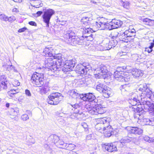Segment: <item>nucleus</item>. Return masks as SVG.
Wrapping results in <instances>:
<instances>
[{
  "label": "nucleus",
  "mask_w": 154,
  "mask_h": 154,
  "mask_svg": "<svg viewBox=\"0 0 154 154\" xmlns=\"http://www.w3.org/2000/svg\"><path fill=\"white\" fill-rule=\"evenodd\" d=\"M25 93L26 94L28 97H30L31 95L30 91L28 89H26L25 90Z\"/></svg>",
  "instance_id": "56"
},
{
  "label": "nucleus",
  "mask_w": 154,
  "mask_h": 154,
  "mask_svg": "<svg viewBox=\"0 0 154 154\" xmlns=\"http://www.w3.org/2000/svg\"><path fill=\"white\" fill-rule=\"evenodd\" d=\"M31 82L34 86L41 87L44 84L45 81L43 74H41L36 72L33 73L32 75Z\"/></svg>",
  "instance_id": "5"
},
{
  "label": "nucleus",
  "mask_w": 154,
  "mask_h": 154,
  "mask_svg": "<svg viewBox=\"0 0 154 154\" xmlns=\"http://www.w3.org/2000/svg\"><path fill=\"white\" fill-rule=\"evenodd\" d=\"M65 42L67 44L72 46H76L77 45H82L83 43L82 39L75 36V33L70 30L64 35Z\"/></svg>",
  "instance_id": "3"
},
{
  "label": "nucleus",
  "mask_w": 154,
  "mask_h": 154,
  "mask_svg": "<svg viewBox=\"0 0 154 154\" xmlns=\"http://www.w3.org/2000/svg\"><path fill=\"white\" fill-rule=\"evenodd\" d=\"M66 65L64 64V65L62 69V70L63 72H66L68 71H70V70H72V69L67 66V65Z\"/></svg>",
  "instance_id": "42"
},
{
  "label": "nucleus",
  "mask_w": 154,
  "mask_h": 154,
  "mask_svg": "<svg viewBox=\"0 0 154 154\" xmlns=\"http://www.w3.org/2000/svg\"><path fill=\"white\" fill-rule=\"evenodd\" d=\"M83 29L84 30L85 33L87 34L86 35H90L91 33H92L94 31L92 29L88 27H85Z\"/></svg>",
  "instance_id": "36"
},
{
  "label": "nucleus",
  "mask_w": 154,
  "mask_h": 154,
  "mask_svg": "<svg viewBox=\"0 0 154 154\" xmlns=\"http://www.w3.org/2000/svg\"><path fill=\"white\" fill-rule=\"evenodd\" d=\"M127 35L125 34V31L122 34H120L118 36V39L120 41H122L125 42H129Z\"/></svg>",
  "instance_id": "26"
},
{
  "label": "nucleus",
  "mask_w": 154,
  "mask_h": 154,
  "mask_svg": "<svg viewBox=\"0 0 154 154\" xmlns=\"http://www.w3.org/2000/svg\"><path fill=\"white\" fill-rule=\"evenodd\" d=\"M143 21L144 22L148 23V25H151L152 24H154V23H152V22L154 21V20H152L148 18H146L143 19Z\"/></svg>",
  "instance_id": "44"
},
{
  "label": "nucleus",
  "mask_w": 154,
  "mask_h": 154,
  "mask_svg": "<svg viewBox=\"0 0 154 154\" xmlns=\"http://www.w3.org/2000/svg\"><path fill=\"white\" fill-rule=\"evenodd\" d=\"M52 58L54 60L55 63L57 67L64 64V61L62 59V55L61 54H55L54 53Z\"/></svg>",
  "instance_id": "15"
},
{
  "label": "nucleus",
  "mask_w": 154,
  "mask_h": 154,
  "mask_svg": "<svg viewBox=\"0 0 154 154\" xmlns=\"http://www.w3.org/2000/svg\"><path fill=\"white\" fill-rule=\"evenodd\" d=\"M99 123L96 125L97 130L101 133H104L107 126L109 125V121L108 118L106 117L99 119Z\"/></svg>",
  "instance_id": "6"
},
{
  "label": "nucleus",
  "mask_w": 154,
  "mask_h": 154,
  "mask_svg": "<svg viewBox=\"0 0 154 154\" xmlns=\"http://www.w3.org/2000/svg\"><path fill=\"white\" fill-rule=\"evenodd\" d=\"M129 135L130 134H128V136L124 137L120 140V143H128L134 139V137H129Z\"/></svg>",
  "instance_id": "25"
},
{
  "label": "nucleus",
  "mask_w": 154,
  "mask_h": 154,
  "mask_svg": "<svg viewBox=\"0 0 154 154\" xmlns=\"http://www.w3.org/2000/svg\"><path fill=\"white\" fill-rule=\"evenodd\" d=\"M102 147L108 152H112L116 151L117 148L115 145H113L112 143H105L102 144Z\"/></svg>",
  "instance_id": "14"
},
{
  "label": "nucleus",
  "mask_w": 154,
  "mask_h": 154,
  "mask_svg": "<svg viewBox=\"0 0 154 154\" xmlns=\"http://www.w3.org/2000/svg\"><path fill=\"white\" fill-rule=\"evenodd\" d=\"M5 76L4 75H2L0 76V91H2V89H6L7 88V81H5Z\"/></svg>",
  "instance_id": "19"
},
{
  "label": "nucleus",
  "mask_w": 154,
  "mask_h": 154,
  "mask_svg": "<svg viewBox=\"0 0 154 154\" xmlns=\"http://www.w3.org/2000/svg\"><path fill=\"white\" fill-rule=\"evenodd\" d=\"M111 21L112 24V26L114 28V29L120 27L122 24V21L116 20L115 19H112Z\"/></svg>",
  "instance_id": "22"
},
{
  "label": "nucleus",
  "mask_w": 154,
  "mask_h": 154,
  "mask_svg": "<svg viewBox=\"0 0 154 154\" xmlns=\"http://www.w3.org/2000/svg\"><path fill=\"white\" fill-rule=\"evenodd\" d=\"M63 96L61 94L55 92L50 94L47 101L48 104L51 105H57L63 99Z\"/></svg>",
  "instance_id": "4"
},
{
  "label": "nucleus",
  "mask_w": 154,
  "mask_h": 154,
  "mask_svg": "<svg viewBox=\"0 0 154 154\" xmlns=\"http://www.w3.org/2000/svg\"><path fill=\"white\" fill-rule=\"evenodd\" d=\"M118 41L116 39H112L110 40L108 38H105L102 42L103 47V50H109L115 47Z\"/></svg>",
  "instance_id": "9"
},
{
  "label": "nucleus",
  "mask_w": 154,
  "mask_h": 154,
  "mask_svg": "<svg viewBox=\"0 0 154 154\" xmlns=\"http://www.w3.org/2000/svg\"><path fill=\"white\" fill-rule=\"evenodd\" d=\"M128 85L125 84L121 85L120 87V89L122 91H123L124 90L126 91V89H127V88H128Z\"/></svg>",
  "instance_id": "49"
},
{
  "label": "nucleus",
  "mask_w": 154,
  "mask_h": 154,
  "mask_svg": "<svg viewBox=\"0 0 154 154\" xmlns=\"http://www.w3.org/2000/svg\"><path fill=\"white\" fill-rule=\"evenodd\" d=\"M112 130V126L109 125L104 131L107 137H109L111 136L113 134Z\"/></svg>",
  "instance_id": "29"
},
{
  "label": "nucleus",
  "mask_w": 154,
  "mask_h": 154,
  "mask_svg": "<svg viewBox=\"0 0 154 154\" xmlns=\"http://www.w3.org/2000/svg\"><path fill=\"white\" fill-rule=\"evenodd\" d=\"M3 66L5 69H6L7 70H8L9 71H13L15 72H17V70L15 69V67L14 66L12 65H8V64H5L3 65Z\"/></svg>",
  "instance_id": "34"
},
{
  "label": "nucleus",
  "mask_w": 154,
  "mask_h": 154,
  "mask_svg": "<svg viewBox=\"0 0 154 154\" xmlns=\"http://www.w3.org/2000/svg\"><path fill=\"white\" fill-rule=\"evenodd\" d=\"M91 66L89 63H85L82 64H78L76 66L75 70L79 74L85 75L88 71L91 69Z\"/></svg>",
  "instance_id": "7"
},
{
  "label": "nucleus",
  "mask_w": 154,
  "mask_h": 154,
  "mask_svg": "<svg viewBox=\"0 0 154 154\" xmlns=\"http://www.w3.org/2000/svg\"><path fill=\"white\" fill-rule=\"evenodd\" d=\"M8 96L11 97H14V95L11 93V91H8Z\"/></svg>",
  "instance_id": "63"
},
{
  "label": "nucleus",
  "mask_w": 154,
  "mask_h": 154,
  "mask_svg": "<svg viewBox=\"0 0 154 154\" xmlns=\"http://www.w3.org/2000/svg\"><path fill=\"white\" fill-rule=\"evenodd\" d=\"M29 24L31 26H37V24L36 23H35V22L34 21H30L29 22Z\"/></svg>",
  "instance_id": "64"
},
{
  "label": "nucleus",
  "mask_w": 154,
  "mask_h": 154,
  "mask_svg": "<svg viewBox=\"0 0 154 154\" xmlns=\"http://www.w3.org/2000/svg\"><path fill=\"white\" fill-rule=\"evenodd\" d=\"M131 70L133 75L135 77L142 76L143 75V71L140 70L132 68Z\"/></svg>",
  "instance_id": "21"
},
{
  "label": "nucleus",
  "mask_w": 154,
  "mask_h": 154,
  "mask_svg": "<svg viewBox=\"0 0 154 154\" xmlns=\"http://www.w3.org/2000/svg\"><path fill=\"white\" fill-rule=\"evenodd\" d=\"M0 18L2 20L5 21H8V17L4 14H1L0 15Z\"/></svg>",
  "instance_id": "46"
},
{
  "label": "nucleus",
  "mask_w": 154,
  "mask_h": 154,
  "mask_svg": "<svg viewBox=\"0 0 154 154\" xmlns=\"http://www.w3.org/2000/svg\"><path fill=\"white\" fill-rule=\"evenodd\" d=\"M34 1V4L35 5H33L31 4L32 6L35 8H38L39 7H42L43 6V4L42 3V1L40 0H31L30 1L32 2Z\"/></svg>",
  "instance_id": "32"
},
{
  "label": "nucleus",
  "mask_w": 154,
  "mask_h": 154,
  "mask_svg": "<svg viewBox=\"0 0 154 154\" xmlns=\"http://www.w3.org/2000/svg\"><path fill=\"white\" fill-rule=\"evenodd\" d=\"M148 106L147 109L149 114L150 116L154 115V104L151 103Z\"/></svg>",
  "instance_id": "31"
},
{
  "label": "nucleus",
  "mask_w": 154,
  "mask_h": 154,
  "mask_svg": "<svg viewBox=\"0 0 154 154\" xmlns=\"http://www.w3.org/2000/svg\"><path fill=\"white\" fill-rule=\"evenodd\" d=\"M119 33L117 32H112L111 34V35L112 36V39H118Z\"/></svg>",
  "instance_id": "43"
},
{
  "label": "nucleus",
  "mask_w": 154,
  "mask_h": 154,
  "mask_svg": "<svg viewBox=\"0 0 154 154\" xmlns=\"http://www.w3.org/2000/svg\"><path fill=\"white\" fill-rule=\"evenodd\" d=\"M93 35L92 34H90V35H85L84 36L88 40L92 41L93 39Z\"/></svg>",
  "instance_id": "53"
},
{
  "label": "nucleus",
  "mask_w": 154,
  "mask_h": 154,
  "mask_svg": "<svg viewBox=\"0 0 154 154\" xmlns=\"http://www.w3.org/2000/svg\"><path fill=\"white\" fill-rule=\"evenodd\" d=\"M114 29V28L112 26L111 21L109 23H106L105 30H110Z\"/></svg>",
  "instance_id": "39"
},
{
  "label": "nucleus",
  "mask_w": 154,
  "mask_h": 154,
  "mask_svg": "<svg viewBox=\"0 0 154 154\" xmlns=\"http://www.w3.org/2000/svg\"><path fill=\"white\" fill-rule=\"evenodd\" d=\"M55 52L51 47H46L44 50L43 55L46 57H52Z\"/></svg>",
  "instance_id": "17"
},
{
  "label": "nucleus",
  "mask_w": 154,
  "mask_h": 154,
  "mask_svg": "<svg viewBox=\"0 0 154 154\" xmlns=\"http://www.w3.org/2000/svg\"><path fill=\"white\" fill-rule=\"evenodd\" d=\"M136 32L134 29H129L125 31V34L127 35L129 42H132L134 38Z\"/></svg>",
  "instance_id": "18"
},
{
  "label": "nucleus",
  "mask_w": 154,
  "mask_h": 154,
  "mask_svg": "<svg viewBox=\"0 0 154 154\" xmlns=\"http://www.w3.org/2000/svg\"><path fill=\"white\" fill-rule=\"evenodd\" d=\"M123 75V74L122 71H119L117 70L114 72L113 76L115 79H116L118 77H120L121 75Z\"/></svg>",
  "instance_id": "38"
},
{
  "label": "nucleus",
  "mask_w": 154,
  "mask_h": 154,
  "mask_svg": "<svg viewBox=\"0 0 154 154\" xmlns=\"http://www.w3.org/2000/svg\"><path fill=\"white\" fill-rule=\"evenodd\" d=\"M95 71L96 72L95 75V77L98 79L103 77V75L106 74L108 72L106 67L103 64L98 66Z\"/></svg>",
  "instance_id": "12"
},
{
  "label": "nucleus",
  "mask_w": 154,
  "mask_h": 154,
  "mask_svg": "<svg viewBox=\"0 0 154 154\" xmlns=\"http://www.w3.org/2000/svg\"><path fill=\"white\" fill-rule=\"evenodd\" d=\"M43 67L48 69V70H51L53 72L56 71L58 68L52 57L46 59Z\"/></svg>",
  "instance_id": "8"
},
{
  "label": "nucleus",
  "mask_w": 154,
  "mask_h": 154,
  "mask_svg": "<svg viewBox=\"0 0 154 154\" xmlns=\"http://www.w3.org/2000/svg\"><path fill=\"white\" fill-rule=\"evenodd\" d=\"M69 95L73 98H77L81 94H79L77 92V90H71L69 92Z\"/></svg>",
  "instance_id": "33"
},
{
  "label": "nucleus",
  "mask_w": 154,
  "mask_h": 154,
  "mask_svg": "<svg viewBox=\"0 0 154 154\" xmlns=\"http://www.w3.org/2000/svg\"><path fill=\"white\" fill-rule=\"evenodd\" d=\"M19 112V110L18 108H17L12 109L11 111V113L12 115H13L14 116H16L17 115Z\"/></svg>",
  "instance_id": "41"
},
{
  "label": "nucleus",
  "mask_w": 154,
  "mask_h": 154,
  "mask_svg": "<svg viewBox=\"0 0 154 154\" xmlns=\"http://www.w3.org/2000/svg\"><path fill=\"white\" fill-rule=\"evenodd\" d=\"M26 114H27V115L29 117H31L32 116V113L31 111L30 110H27L26 111Z\"/></svg>",
  "instance_id": "54"
},
{
  "label": "nucleus",
  "mask_w": 154,
  "mask_h": 154,
  "mask_svg": "<svg viewBox=\"0 0 154 154\" xmlns=\"http://www.w3.org/2000/svg\"><path fill=\"white\" fill-rule=\"evenodd\" d=\"M128 101L130 104L132 105V108L137 107L140 104L139 95L138 96L133 94L131 98L129 99Z\"/></svg>",
  "instance_id": "13"
},
{
  "label": "nucleus",
  "mask_w": 154,
  "mask_h": 154,
  "mask_svg": "<svg viewBox=\"0 0 154 154\" xmlns=\"http://www.w3.org/2000/svg\"><path fill=\"white\" fill-rule=\"evenodd\" d=\"M80 98L84 100L88 101L91 103V104L94 105V106L89 109V112L93 115H97L98 114H103L106 111L105 108L103 107L100 104H98V100L96 98L95 95L93 93H89L82 94L80 95Z\"/></svg>",
  "instance_id": "1"
},
{
  "label": "nucleus",
  "mask_w": 154,
  "mask_h": 154,
  "mask_svg": "<svg viewBox=\"0 0 154 154\" xmlns=\"http://www.w3.org/2000/svg\"><path fill=\"white\" fill-rule=\"evenodd\" d=\"M26 29H27V28L24 27L23 28L19 29L18 30V32H22L25 31Z\"/></svg>",
  "instance_id": "59"
},
{
  "label": "nucleus",
  "mask_w": 154,
  "mask_h": 154,
  "mask_svg": "<svg viewBox=\"0 0 154 154\" xmlns=\"http://www.w3.org/2000/svg\"><path fill=\"white\" fill-rule=\"evenodd\" d=\"M143 122L146 125H149L152 126L154 125V118L151 119H142Z\"/></svg>",
  "instance_id": "28"
},
{
  "label": "nucleus",
  "mask_w": 154,
  "mask_h": 154,
  "mask_svg": "<svg viewBox=\"0 0 154 154\" xmlns=\"http://www.w3.org/2000/svg\"><path fill=\"white\" fill-rule=\"evenodd\" d=\"M66 145L65 146V148H66L67 150L71 151L73 150L75 147V145L72 143H66Z\"/></svg>",
  "instance_id": "37"
},
{
  "label": "nucleus",
  "mask_w": 154,
  "mask_h": 154,
  "mask_svg": "<svg viewBox=\"0 0 154 154\" xmlns=\"http://www.w3.org/2000/svg\"><path fill=\"white\" fill-rule=\"evenodd\" d=\"M149 85L144 84L142 87L139 88V90L143 92L141 95H139L140 104L143 109H147L148 106L150 104L151 100V95L152 91L149 88Z\"/></svg>",
  "instance_id": "2"
},
{
  "label": "nucleus",
  "mask_w": 154,
  "mask_h": 154,
  "mask_svg": "<svg viewBox=\"0 0 154 154\" xmlns=\"http://www.w3.org/2000/svg\"><path fill=\"white\" fill-rule=\"evenodd\" d=\"M85 82V78H83L80 80L79 81V84L83 86H86Z\"/></svg>",
  "instance_id": "47"
},
{
  "label": "nucleus",
  "mask_w": 154,
  "mask_h": 154,
  "mask_svg": "<svg viewBox=\"0 0 154 154\" xmlns=\"http://www.w3.org/2000/svg\"><path fill=\"white\" fill-rule=\"evenodd\" d=\"M85 81L86 86L90 84L92 82V80L91 78L85 77Z\"/></svg>",
  "instance_id": "52"
},
{
  "label": "nucleus",
  "mask_w": 154,
  "mask_h": 154,
  "mask_svg": "<svg viewBox=\"0 0 154 154\" xmlns=\"http://www.w3.org/2000/svg\"><path fill=\"white\" fill-rule=\"evenodd\" d=\"M54 142V143H58L60 146H62L63 148H65L66 145V143H64L63 141L61 140H60L59 137L56 135L53 136Z\"/></svg>",
  "instance_id": "20"
},
{
  "label": "nucleus",
  "mask_w": 154,
  "mask_h": 154,
  "mask_svg": "<svg viewBox=\"0 0 154 154\" xmlns=\"http://www.w3.org/2000/svg\"><path fill=\"white\" fill-rule=\"evenodd\" d=\"M121 2L122 3V6L124 8L127 9L129 8V2L128 1L123 2V1H122Z\"/></svg>",
  "instance_id": "45"
},
{
  "label": "nucleus",
  "mask_w": 154,
  "mask_h": 154,
  "mask_svg": "<svg viewBox=\"0 0 154 154\" xmlns=\"http://www.w3.org/2000/svg\"><path fill=\"white\" fill-rule=\"evenodd\" d=\"M11 91V93L14 95L15 94L18 93L19 92L17 90V89H11L10 90Z\"/></svg>",
  "instance_id": "61"
},
{
  "label": "nucleus",
  "mask_w": 154,
  "mask_h": 154,
  "mask_svg": "<svg viewBox=\"0 0 154 154\" xmlns=\"http://www.w3.org/2000/svg\"><path fill=\"white\" fill-rule=\"evenodd\" d=\"M141 105L139 104L137 107H133L135 112L134 113V117L135 119L142 120L143 117V114H145L146 111L142 108Z\"/></svg>",
  "instance_id": "11"
},
{
  "label": "nucleus",
  "mask_w": 154,
  "mask_h": 154,
  "mask_svg": "<svg viewBox=\"0 0 154 154\" xmlns=\"http://www.w3.org/2000/svg\"><path fill=\"white\" fill-rule=\"evenodd\" d=\"M13 85L14 86H18L20 85V83L18 80H16L13 83Z\"/></svg>",
  "instance_id": "62"
},
{
  "label": "nucleus",
  "mask_w": 154,
  "mask_h": 154,
  "mask_svg": "<svg viewBox=\"0 0 154 154\" xmlns=\"http://www.w3.org/2000/svg\"><path fill=\"white\" fill-rule=\"evenodd\" d=\"M54 11L52 9H49L44 12L43 14L42 15L43 21L46 23V27H49V23L50 20L54 14Z\"/></svg>",
  "instance_id": "10"
},
{
  "label": "nucleus",
  "mask_w": 154,
  "mask_h": 154,
  "mask_svg": "<svg viewBox=\"0 0 154 154\" xmlns=\"http://www.w3.org/2000/svg\"><path fill=\"white\" fill-rule=\"evenodd\" d=\"M143 139L145 141H147L149 143L152 142L154 144V139L152 138L146 136L144 137Z\"/></svg>",
  "instance_id": "40"
},
{
  "label": "nucleus",
  "mask_w": 154,
  "mask_h": 154,
  "mask_svg": "<svg viewBox=\"0 0 154 154\" xmlns=\"http://www.w3.org/2000/svg\"><path fill=\"white\" fill-rule=\"evenodd\" d=\"M116 80L119 81H121L123 82L124 81H126V79H125V78L123 76V75H121L120 77H118V78H116Z\"/></svg>",
  "instance_id": "51"
},
{
  "label": "nucleus",
  "mask_w": 154,
  "mask_h": 154,
  "mask_svg": "<svg viewBox=\"0 0 154 154\" xmlns=\"http://www.w3.org/2000/svg\"><path fill=\"white\" fill-rule=\"evenodd\" d=\"M75 61H73L72 60H70L67 61L65 64L66 65L67 64V66L73 70V68L75 66Z\"/></svg>",
  "instance_id": "35"
},
{
  "label": "nucleus",
  "mask_w": 154,
  "mask_h": 154,
  "mask_svg": "<svg viewBox=\"0 0 154 154\" xmlns=\"http://www.w3.org/2000/svg\"><path fill=\"white\" fill-rule=\"evenodd\" d=\"M22 119L23 121H26L29 119V117L27 114H25L21 116Z\"/></svg>",
  "instance_id": "50"
},
{
  "label": "nucleus",
  "mask_w": 154,
  "mask_h": 154,
  "mask_svg": "<svg viewBox=\"0 0 154 154\" xmlns=\"http://www.w3.org/2000/svg\"><path fill=\"white\" fill-rule=\"evenodd\" d=\"M92 20L91 18L86 17H83L81 21L84 25H85V27H88L87 26L91 24V21Z\"/></svg>",
  "instance_id": "27"
},
{
  "label": "nucleus",
  "mask_w": 154,
  "mask_h": 154,
  "mask_svg": "<svg viewBox=\"0 0 154 154\" xmlns=\"http://www.w3.org/2000/svg\"><path fill=\"white\" fill-rule=\"evenodd\" d=\"M43 11H39L36 12V13L35 14V16L39 17L43 13Z\"/></svg>",
  "instance_id": "58"
},
{
  "label": "nucleus",
  "mask_w": 154,
  "mask_h": 154,
  "mask_svg": "<svg viewBox=\"0 0 154 154\" xmlns=\"http://www.w3.org/2000/svg\"><path fill=\"white\" fill-rule=\"evenodd\" d=\"M106 87L107 86L103 84L99 83L97 85L96 89L101 93L106 88Z\"/></svg>",
  "instance_id": "30"
},
{
  "label": "nucleus",
  "mask_w": 154,
  "mask_h": 154,
  "mask_svg": "<svg viewBox=\"0 0 154 154\" xmlns=\"http://www.w3.org/2000/svg\"><path fill=\"white\" fill-rule=\"evenodd\" d=\"M129 134L136 135H141L143 133V130L140 128L136 127H129L127 128Z\"/></svg>",
  "instance_id": "16"
},
{
  "label": "nucleus",
  "mask_w": 154,
  "mask_h": 154,
  "mask_svg": "<svg viewBox=\"0 0 154 154\" xmlns=\"http://www.w3.org/2000/svg\"><path fill=\"white\" fill-rule=\"evenodd\" d=\"M152 48L149 46V47L145 48V51H147L148 53H150L152 51Z\"/></svg>",
  "instance_id": "57"
},
{
  "label": "nucleus",
  "mask_w": 154,
  "mask_h": 154,
  "mask_svg": "<svg viewBox=\"0 0 154 154\" xmlns=\"http://www.w3.org/2000/svg\"><path fill=\"white\" fill-rule=\"evenodd\" d=\"M69 106L70 108L72 109V110L73 111L75 114H81V113H79V106L78 104L77 103L74 104H69Z\"/></svg>",
  "instance_id": "23"
},
{
  "label": "nucleus",
  "mask_w": 154,
  "mask_h": 154,
  "mask_svg": "<svg viewBox=\"0 0 154 154\" xmlns=\"http://www.w3.org/2000/svg\"><path fill=\"white\" fill-rule=\"evenodd\" d=\"M112 93V90L110 88L106 87V88L101 93L103 96L105 98H108L109 97Z\"/></svg>",
  "instance_id": "24"
},
{
  "label": "nucleus",
  "mask_w": 154,
  "mask_h": 154,
  "mask_svg": "<svg viewBox=\"0 0 154 154\" xmlns=\"http://www.w3.org/2000/svg\"><path fill=\"white\" fill-rule=\"evenodd\" d=\"M8 20L10 22H11L12 20H16V18L13 16H11L9 18H8Z\"/></svg>",
  "instance_id": "60"
},
{
  "label": "nucleus",
  "mask_w": 154,
  "mask_h": 154,
  "mask_svg": "<svg viewBox=\"0 0 154 154\" xmlns=\"http://www.w3.org/2000/svg\"><path fill=\"white\" fill-rule=\"evenodd\" d=\"M81 126L85 129H87L88 127V125L85 122H82L81 123Z\"/></svg>",
  "instance_id": "55"
},
{
  "label": "nucleus",
  "mask_w": 154,
  "mask_h": 154,
  "mask_svg": "<svg viewBox=\"0 0 154 154\" xmlns=\"http://www.w3.org/2000/svg\"><path fill=\"white\" fill-rule=\"evenodd\" d=\"M106 23H103L100 22V29L105 30Z\"/></svg>",
  "instance_id": "48"
}]
</instances>
